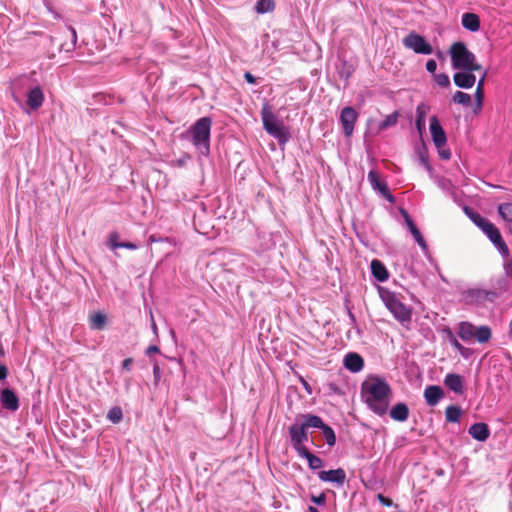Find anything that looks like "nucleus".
<instances>
[{
  "mask_svg": "<svg viewBox=\"0 0 512 512\" xmlns=\"http://www.w3.org/2000/svg\"><path fill=\"white\" fill-rule=\"evenodd\" d=\"M361 398L373 413L382 416L388 411L392 389L385 378L370 374L361 384Z\"/></svg>",
  "mask_w": 512,
  "mask_h": 512,
  "instance_id": "nucleus-1",
  "label": "nucleus"
},
{
  "mask_svg": "<svg viewBox=\"0 0 512 512\" xmlns=\"http://www.w3.org/2000/svg\"><path fill=\"white\" fill-rule=\"evenodd\" d=\"M211 126L212 120L209 117H202L186 131L187 137L202 156H208L210 153Z\"/></svg>",
  "mask_w": 512,
  "mask_h": 512,
  "instance_id": "nucleus-2",
  "label": "nucleus"
},
{
  "mask_svg": "<svg viewBox=\"0 0 512 512\" xmlns=\"http://www.w3.org/2000/svg\"><path fill=\"white\" fill-rule=\"evenodd\" d=\"M449 54L451 57L452 67L457 70L479 71L482 66L476 61V56L472 53L463 42H456L451 45Z\"/></svg>",
  "mask_w": 512,
  "mask_h": 512,
  "instance_id": "nucleus-3",
  "label": "nucleus"
},
{
  "mask_svg": "<svg viewBox=\"0 0 512 512\" xmlns=\"http://www.w3.org/2000/svg\"><path fill=\"white\" fill-rule=\"evenodd\" d=\"M458 337L467 344L488 343L492 338V330L487 325H475L469 321H461L457 324Z\"/></svg>",
  "mask_w": 512,
  "mask_h": 512,
  "instance_id": "nucleus-4",
  "label": "nucleus"
},
{
  "mask_svg": "<svg viewBox=\"0 0 512 512\" xmlns=\"http://www.w3.org/2000/svg\"><path fill=\"white\" fill-rule=\"evenodd\" d=\"M378 292L385 307L392 313L397 321L402 325H407L411 322V309L402 303L394 292L384 287H378Z\"/></svg>",
  "mask_w": 512,
  "mask_h": 512,
  "instance_id": "nucleus-5",
  "label": "nucleus"
},
{
  "mask_svg": "<svg viewBox=\"0 0 512 512\" xmlns=\"http://www.w3.org/2000/svg\"><path fill=\"white\" fill-rule=\"evenodd\" d=\"M261 117L263 127L269 135L277 139L280 144H285L289 140V132L283 122L276 118L267 104L261 110Z\"/></svg>",
  "mask_w": 512,
  "mask_h": 512,
  "instance_id": "nucleus-6",
  "label": "nucleus"
},
{
  "mask_svg": "<svg viewBox=\"0 0 512 512\" xmlns=\"http://www.w3.org/2000/svg\"><path fill=\"white\" fill-rule=\"evenodd\" d=\"M496 298V292L480 288L468 289L466 291H463L461 294V300L466 305H473L479 307H485L488 303L494 302Z\"/></svg>",
  "mask_w": 512,
  "mask_h": 512,
  "instance_id": "nucleus-7",
  "label": "nucleus"
},
{
  "mask_svg": "<svg viewBox=\"0 0 512 512\" xmlns=\"http://www.w3.org/2000/svg\"><path fill=\"white\" fill-rule=\"evenodd\" d=\"M403 45L417 54L430 55L433 53L432 46L425 38L417 33L411 32L403 39Z\"/></svg>",
  "mask_w": 512,
  "mask_h": 512,
  "instance_id": "nucleus-8",
  "label": "nucleus"
},
{
  "mask_svg": "<svg viewBox=\"0 0 512 512\" xmlns=\"http://www.w3.org/2000/svg\"><path fill=\"white\" fill-rule=\"evenodd\" d=\"M305 423L293 424L289 428V434L291 438V444L297 453L302 452V449H307L303 443L308 440V431Z\"/></svg>",
  "mask_w": 512,
  "mask_h": 512,
  "instance_id": "nucleus-9",
  "label": "nucleus"
},
{
  "mask_svg": "<svg viewBox=\"0 0 512 512\" xmlns=\"http://www.w3.org/2000/svg\"><path fill=\"white\" fill-rule=\"evenodd\" d=\"M489 240L494 244L499 253L503 258H507L509 256V249L506 243L503 241L502 236L498 230V228L491 223L483 230Z\"/></svg>",
  "mask_w": 512,
  "mask_h": 512,
  "instance_id": "nucleus-10",
  "label": "nucleus"
},
{
  "mask_svg": "<svg viewBox=\"0 0 512 512\" xmlns=\"http://www.w3.org/2000/svg\"><path fill=\"white\" fill-rule=\"evenodd\" d=\"M368 181L374 191L379 193L382 197L387 199L390 203H394L395 199L393 195L390 193L388 186L385 182L381 181L380 176L377 171L371 170L368 173Z\"/></svg>",
  "mask_w": 512,
  "mask_h": 512,
  "instance_id": "nucleus-11",
  "label": "nucleus"
},
{
  "mask_svg": "<svg viewBox=\"0 0 512 512\" xmlns=\"http://www.w3.org/2000/svg\"><path fill=\"white\" fill-rule=\"evenodd\" d=\"M430 133L432 137V141L437 149L444 148L447 143V137L444 129L440 125V122L437 116H432L430 118Z\"/></svg>",
  "mask_w": 512,
  "mask_h": 512,
  "instance_id": "nucleus-12",
  "label": "nucleus"
},
{
  "mask_svg": "<svg viewBox=\"0 0 512 512\" xmlns=\"http://www.w3.org/2000/svg\"><path fill=\"white\" fill-rule=\"evenodd\" d=\"M357 112L352 107H345L340 114V122L345 136L350 137L354 131V125L357 120Z\"/></svg>",
  "mask_w": 512,
  "mask_h": 512,
  "instance_id": "nucleus-13",
  "label": "nucleus"
},
{
  "mask_svg": "<svg viewBox=\"0 0 512 512\" xmlns=\"http://www.w3.org/2000/svg\"><path fill=\"white\" fill-rule=\"evenodd\" d=\"M44 99V93L40 86H35L29 89L25 102V110L29 112V110L35 111L39 109L42 106Z\"/></svg>",
  "mask_w": 512,
  "mask_h": 512,
  "instance_id": "nucleus-14",
  "label": "nucleus"
},
{
  "mask_svg": "<svg viewBox=\"0 0 512 512\" xmlns=\"http://www.w3.org/2000/svg\"><path fill=\"white\" fill-rule=\"evenodd\" d=\"M401 213L403 215L405 224H406L409 232L412 234V236L414 237V239L417 242V244L421 247V249L423 251H427L428 250V246L426 244V241L424 240L421 232L416 227V225L414 224V222L411 219V217L409 216V214L405 210H402Z\"/></svg>",
  "mask_w": 512,
  "mask_h": 512,
  "instance_id": "nucleus-15",
  "label": "nucleus"
},
{
  "mask_svg": "<svg viewBox=\"0 0 512 512\" xmlns=\"http://www.w3.org/2000/svg\"><path fill=\"white\" fill-rule=\"evenodd\" d=\"M318 475L320 480L324 482L336 483L338 485H343L346 480V473L342 468L329 471H320Z\"/></svg>",
  "mask_w": 512,
  "mask_h": 512,
  "instance_id": "nucleus-16",
  "label": "nucleus"
},
{
  "mask_svg": "<svg viewBox=\"0 0 512 512\" xmlns=\"http://www.w3.org/2000/svg\"><path fill=\"white\" fill-rule=\"evenodd\" d=\"M454 83L462 89H470L475 85L476 76L469 71L457 72L453 76Z\"/></svg>",
  "mask_w": 512,
  "mask_h": 512,
  "instance_id": "nucleus-17",
  "label": "nucleus"
},
{
  "mask_svg": "<svg viewBox=\"0 0 512 512\" xmlns=\"http://www.w3.org/2000/svg\"><path fill=\"white\" fill-rule=\"evenodd\" d=\"M344 366L350 372L358 373L364 367V360L359 354L350 352L344 358Z\"/></svg>",
  "mask_w": 512,
  "mask_h": 512,
  "instance_id": "nucleus-18",
  "label": "nucleus"
},
{
  "mask_svg": "<svg viewBox=\"0 0 512 512\" xmlns=\"http://www.w3.org/2000/svg\"><path fill=\"white\" fill-rule=\"evenodd\" d=\"M1 403L6 409L10 411L17 410L19 406L18 397L12 390L8 388H5L1 391Z\"/></svg>",
  "mask_w": 512,
  "mask_h": 512,
  "instance_id": "nucleus-19",
  "label": "nucleus"
},
{
  "mask_svg": "<svg viewBox=\"0 0 512 512\" xmlns=\"http://www.w3.org/2000/svg\"><path fill=\"white\" fill-rule=\"evenodd\" d=\"M371 273L373 277L379 282H385L389 278V273L384 264L378 260L374 259L370 264Z\"/></svg>",
  "mask_w": 512,
  "mask_h": 512,
  "instance_id": "nucleus-20",
  "label": "nucleus"
},
{
  "mask_svg": "<svg viewBox=\"0 0 512 512\" xmlns=\"http://www.w3.org/2000/svg\"><path fill=\"white\" fill-rule=\"evenodd\" d=\"M462 26L470 31L477 32L480 29V18L475 13H464L461 18Z\"/></svg>",
  "mask_w": 512,
  "mask_h": 512,
  "instance_id": "nucleus-21",
  "label": "nucleus"
},
{
  "mask_svg": "<svg viewBox=\"0 0 512 512\" xmlns=\"http://www.w3.org/2000/svg\"><path fill=\"white\" fill-rule=\"evenodd\" d=\"M430 110V107L425 103H420L416 108V128L420 134L425 130L426 116Z\"/></svg>",
  "mask_w": 512,
  "mask_h": 512,
  "instance_id": "nucleus-22",
  "label": "nucleus"
},
{
  "mask_svg": "<svg viewBox=\"0 0 512 512\" xmlns=\"http://www.w3.org/2000/svg\"><path fill=\"white\" fill-rule=\"evenodd\" d=\"M469 434L478 441H485L490 435L488 425L486 423H475L469 429Z\"/></svg>",
  "mask_w": 512,
  "mask_h": 512,
  "instance_id": "nucleus-23",
  "label": "nucleus"
},
{
  "mask_svg": "<svg viewBox=\"0 0 512 512\" xmlns=\"http://www.w3.org/2000/svg\"><path fill=\"white\" fill-rule=\"evenodd\" d=\"M424 397L428 405L434 406L443 397V390L439 386H428L424 391Z\"/></svg>",
  "mask_w": 512,
  "mask_h": 512,
  "instance_id": "nucleus-24",
  "label": "nucleus"
},
{
  "mask_svg": "<svg viewBox=\"0 0 512 512\" xmlns=\"http://www.w3.org/2000/svg\"><path fill=\"white\" fill-rule=\"evenodd\" d=\"M445 385L455 393L461 394L463 392V380L458 374H447L444 379Z\"/></svg>",
  "mask_w": 512,
  "mask_h": 512,
  "instance_id": "nucleus-25",
  "label": "nucleus"
},
{
  "mask_svg": "<svg viewBox=\"0 0 512 512\" xmlns=\"http://www.w3.org/2000/svg\"><path fill=\"white\" fill-rule=\"evenodd\" d=\"M298 454L300 457H304L307 460L311 469L316 470L322 467V459L311 453L308 449H302V452Z\"/></svg>",
  "mask_w": 512,
  "mask_h": 512,
  "instance_id": "nucleus-26",
  "label": "nucleus"
},
{
  "mask_svg": "<svg viewBox=\"0 0 512 512\" xmlns=\"http://www.w3.org/2000/svg\"><path fill=\"white\" fill-rule=\"evenodd\" d=\"M106 316L103 313H95L90 316V326L95 330H102L106 324Z\"/></svg>",
  "mask_w": 512,
  "mask_h": 512,
  "instance_id": "nucleus-27",
  "label": "nucleus"
},
{
  "mask_svg": "<svg viewBox=\"0 0 512 512\" xmlns=\"http://www.w3.org/2000/svg\"><path fill=\"white\" fill-rule=\"evenodd\" d=\"M452 102L467 107L471 104V96L465 92L456 91L452 96Z\"/></svg>",
  "mask_w": 512,
  "mask_h": 512,
  "instance_id": "nucleus-28",
  "label": "nucleus"
},
{
  "mask_svg": "<svg viewBox=\"0 0 512 512\" xmlns=\"http://www.w3.org/2000/svg\"><path fill=\"white\" fill-rule=\"evenodd\" d=\"M501 218L506 222H512V203H502L498 206Z\"/></svg>",
  "mask_w": 512,
  "mask_h": 512,
  "instance_id": "nucleus-29",
  "label": "nucleus"
},
{
  "mask_svg": "<svg viewBox=\"0 0 512 512\" xmlns=\"http://www.w3.org/2000/svg\"><path fill=\"white\" fill-rule=\"evenodd\" d=\"M409 409L408 406L405 403H397L395 406L392 407L390 410L389 416L391 417H404L408 416Z\"/></svg>",
  "mask_w": 512,
  "mask_h": 512,
  "instance_id": "nucleus-30",
  "label": "nucleus"
},
{
  "mask_svg": "<svg viewBox=\"0 0 512 512\" xmlns=\"http://www.w3.org/2000/svg\"><path fill=\"white\" fill-rule=\"evenodd\" d=\"M274 9V2L272 0H259L255 5V10L259 14L271 12Z\"/></svg>",
  "mask_w": 512,
  "mask_h": 512,
  "instance_id": "nucleus-31",
  "label": "nucleus"
},
{
  "mask_svg": "<svg viewBox=\"0 0 512 512\" xmlns=\"http://www.w3.org/2000/svg\"><path fill=\"white\" fill-rule=\"evenodd\" d=\"M436 185L444 192L453 193L454 185L450 179L445 177H435Z\"/></svg>",
  "mask_w": 512,
  "mask_h": 512,
  "instance_id": "nucleus-32",
  "label": "nucleus"
},
{
  "mask_svg": "<svg viewBox=\"0 0 512 512\" xmlns=\"http://www.w3.org/2000/svg\"><path fill=\"white\" fill-rule=\"evenodd\" d=\"M398 116V112H394L390 115H387L385 119L379 124V129L385 130L389 127L396 125L398 122Z\"/></svg>",
  "mask_w": 512,
  "mask_h": 512,
  "instance_id": "nucleus-33",
  "label": "nucleus"
},
{
  "mask_svg": "<svg viewBox=\"0 0 512 512\" xmlns=\"http://www.w3.org/2000/svg\"><path fill=\"white\" fill-rule=\"evenodd\" d=\"M322 436L324 437V439L326 440V443L329 446L335 445L336 436L331 427L327 426L324 430H322Z\"/></svg>",
  "mask_w": 512,
  "mask_h": 512,
  "instance_id": "nucleus-34",
  "label": "nucleus"
},
{
  "mask_svg": "<svg viewBox=\"0 0 512 512\" xmlns=\"http://www.w3.org/2000/svg\"><path fill=\"white\" fill-rule=\"evenodd\" d=\"M110 246L112 249L125 248L130 250H136L138 245L132 242H116L112 238L110 239Z\"/></svg>",
  "mask_w": 512,
  "mask_h": 512,
  "instance_id": "nucleus-35",
  "label": "nucleus"
},
{
  "mask_svg": "<svg viewBox=\"0 0 512 512\" xmlns=\"http://www.w3.org/2000/svg\"><path fill=\"white\" fill-rule=\"evenodd\" d=\"M304 423L307 426V428L315 427L320 428L322 430H324L328 426L323 423L322 418H306V421Z\"/></svg>",
  "mask_w": 512,
  "mask_h": 512,
  "instance_id": "nucleus-36",
  "label": "nucleus"
},
{
  "mask_svg": "<svg viewBox=\"0 0 512 512\" xmlns=\"http://www.w3.org/2000/svg\"><path fill=\"white\" fill-rule=\"evenodd\" d=\"M434 80L440 87H448L450 85V79L444 73L434 74Z\"/></svg>",
  "mask_w": 512,
  "mask_h": 512,
  "instance_id": "nucleus-37",
  "label": "nucleus"
},
{
  "mask_svg": "<svg viewBox=\"0 0 512 512\" xmlns=\"http://www.w3.org/2000/svg\"><path fill=\"white\" fill-rule=\"evenodd\" d=\"M448 339L452 347L459 352L462 348V344L459 342V340L456 338V336L449 330L448 331Z\"/></svg>",
  "mask_w": 512,
  "mask_h": 512,
  "instance_id": "nucleus-38",
  "label": "nucleus"
},
{
  "mask_svg": "<svg viewBox=\"0 0 512 512\" xmlns=\"http://www.w3.org/2000/svg\"><path fill=\"white\" fill-rule=\"evenodd\" d=\"M377 499L385 507H391L393 505L392 499L385 497L383 494H377Z\"/></svg>",
  "mask_w": 512,
  "mask_h": 512,
  "instance_id": "nucleus-39",
  "label": "nucleus"
},
{
  "mask_svg": "<svg viewBox=\"0 0 512 512\" xmlns=\"http://www.w3.org/2000/svg\"><path fill=\"white\" fill-rule=\"evenodd\" d=\"M445 416H447V417L460 416V409L456 406H448L446 408Z\"/></svg>",
  "mask_w": 512,
  "mask_h": 512,
  "instance_id": "nucleus-40",
  "label": "nucleus"
},
{
  "mask_svg": "<svg viewBox=\"0 0 512 512\" xmlns=\"http://www.w3.org/2000/svg\"><path fill=\"white\" fill-rule=\"evenodd\" d=\"M464 359H469L473 355V350L469 347L462 346L458 352Z\"/></svg>",
  "mask_w": 512,
  "mask_h": 512,
  "instance_id": "nucleus-41",
  "label": "nucleus"
},
{
  "mask_svg": "<svg viewBox=\"0 0 512 512\" xmlns=\"http://www.w3.org/2000/svg\"><path fill=\"white\" fill-rule=\"evenodd\" d=\"M153 377H154L155 384H158V382L160 381V378H161V370L157 363H155L153 366Z\"/></svg>",
  "mask_w": 512,
  "mask_h": 512,
  "instance_id": "nucleus-42",
  "label": "nucleus"
},
{
  "mask_svg": "<svg viewBox=\"0 0 512 512\" xmlns=\"http://www.w3.org/2000/svg\"><path fill=\"white\" fill-rule=\"evenodd\" d=\"M426 69L428 72L430 73H433L435 74V71L437 69V63L435 60L433 59H429L427 62H426Z\"/></svg>",
  "mask_w": 512,
  "mask_h": 512,
  "instance_id": "nucleus-43",
  "label": "nucleus"
},
{
  "mask_svg": "<svg viewBox=\"0 0 512 512\" xmlns=\"http://www.w3.org/2000/svg\"><path fill=\"white\" fill-rule=\"evenodd\" d=\"M122 415H123V411H122L121 407H119V406L112 407L107 414V416H122Z\"/></svg>",
  "mask_w": 512,
  "mask_h": 512,
  "instance_id": "nucleus-44",
  "label": "nucleus"
},
{
  "mask_svg": "<svg viewBox=\"0 0 512 512\" xmlns=\"http://www.w3.org/2000/svg\"><path fill=\"white\" fill-rule=\"evenodd\" d=\"M474 100L478 103H483L484 101V90L476 89L474 93Z\"/></svg>",
  "mask_w": 512,
  "mask_h": 512,
  "instance_id": "nucleus-45",
  "label": "nucleus"
},
{
  "mask_svg": "<svg viewBox=\"0 0 512 512\" xmlns=\"http://www.w3.org/2000/svg\"><path fill=\"white\" fill-rule=\"evenodd\" d=\"M490 224H491V222L484 217H482L481 219H479L478 222H476V226H478L482 231L485 228H487V226Z\"/></svg>",
  "mask_w": 512,
  "mask_h": 512,
  "instance_id": "nucleus-46",
  "label": "nucleus"
},
{
  "mask_svg": "<svg viewBox=\"0 0 512 512\" xmlns=\"http://www.w3.org/2000/svg\"><path fill=\"white\" fill-rule=\"evenodd\" d=\"M133 363L132 358H126L122 362V369L129 371L131 369V365Z\"/></svg>",
  "mask_w": 512,
  "mask_h": 512,
  "instance_id": "nucleus-47",
  "label": "nucleus"
},
{
  "mask_svg": "<svg viewBox=\"0 0 512 512\" xmlns=\"http://www.w3.org/2000/svg\"><path fill=\"white\" fill-rule=\"evenodd\" d=\"M438 151H439V155L442 159H449L451 156V153L448 149L441 148V149H438Z\"/></svg>",
  "mask_w": 512,
  "mask_h": 512,
  "instance_id": "nucleus-48",
  "label": "nucleus"
},
{
  "mask_svg": "<svg viewBox=\"0 0 512 512\" xmlns=\"http://www.w3.org/2000/svg\"><path fill=\"white\" fill-rule=\"evenodd\" d=\"M486 75H487V73H486V71H484L482 74V77L479 79V81L477 83L476 89L484 90V83H485Z\"/></svg>",
  "mask_w": 512,
  "mask_h": 512,
  "instance_id": "nucleus-49",
  "label": "nucleus"
},
{
  "mask_svg": "<svg viewBox=\"0 0 512 512\" xmlns=\"http://www.w3.org/2000/svg\"><path fill=\"white\" fill-rule=\"evenodd\" d=\"M244 78L249 84L256 83V78L250 72H245Z\"/></svg>",
  "mask_w": 512,
  "mask_h": 512,
  "instance_id": "nucleus-50",
  "label": "nucleus"
},
{
  "mask_svg": "<svg viewBox=\"0 0 512 512\" xmlns=\"http://www.w3.org/2000/svg\"><path fill=\"white\" fill-rule=\"evenodd\" d=\"M7 375V368L4 365L0 364V380H5L7 378Z\"/></svg>",
  "mask_w": 512,
  "mask_h": 512,
  "instance_id": "nucleus-51",
  "label": "nucleus"
},
{
  "mask_svg": "<svg viewBox=\"0 0 512 512\" xmlns=\"http://www.w3.org/2000/svg\"><path fill=\"white\" fill-rule=\"evenodd\" d=\"M158 352H159V348H158V346H156V345H151V346H149V347L147 348V350H146V354H147L148 356H150V355H151V354H153V353H158Z\"/></svg>",
  "mask_w": 512,
  "mask_h": 512,
  "instance_id": "nucleus-52",
  "label": "nucleus"
},
{
  "mask_svg": "<svg viewBox=\"0 0 512 512\" xmlns=\"http://www.w3.org/2000/svg\"><path fill=\"white\" fill-rule=\"evenodd\" d=\"M482 106H483V103L475 102V103H474V106H473V112H474L475 114L480 113V112H481V110H482Z\"/></svg>",
  "mask_w": 512,
  "mask_h": 512,
  "instance_id": "nucleus-53",
  "label": "nucleus"
},
{
  "mask_svg": "<svg viewBox=\"0 0 512 512\" xmlns=\"http://www.w3.org/2000/svg\"><path fill=\"white\" fill-rule=\"evenodd\" d=\"M470 219L474 222V224L476 225V222L479 221V219L482 218L481 215L477 214V213H471V214H468Z\"/></svg>",
  "mask_w": 512,
  "mask_h": 512,
  "instance_id": "nucleus-54",
  "label": "nucleus"
},
{
  "mask_svg": "<svg viewBox=\"0 0 512 512\" xmlns=\"http://www.w3.org/2000/svg\"><path fill=\"white\" fill-rule=\"evenodd\" d=\"M312 500L317 504H323L325 502V496L322 494L318 497H312Z\"/></svg>",
  "mask_w": 512,
  "mask_h": 512,
  "instance_id": "nucleus-55",
  "label": "nucleus"
},
{
  "mask_svg": "<svg viewBox=\"0 0 512 512\" xmlns=\"http://www.w3.org/2000/svg\"><path fill=\"white\" fill-rule=\"evenodd\" d=\"M300 380H301V383L303 384V387L305 388V390H306L309 394H311V393H312V388H311V386L308 384V382H307V381H305L303 378H300Z\"/></svg>",
  "mask_w": 512,
  "mask_h": 512,
  "instance_id": "nucleus-56",
  "label": "nucleus"
},
{
  "mask_svg": "<svg viewBox=\"0 0 512 512\" xmlns=\"http://www.w3.org/2000/svg\"><path fill=\"white\" fill-rule=\"evenodd\" d=\"M69 31H70V33H71L73 46H75L76 41H77V34H76V31H75V29H74V28H72V27H69Z\"/></svg>",
  "mask_w": 512,
  "mask_h": 512,
  "instance_id": "nucleus-57",
  "label": "nucleus"
},
{
  "mask_svg": "<svg viewBox=\"0 0 512 512\" xmlns=\"http://www.w3.org/2000/svg\"><path fill=\"white\" fill-rule=\"evenodd\" d=\"M149 240H150V242H160V241H162L163 239H162L161 237H156L155 235H151V236L149 237Z\"/></svg>",
  "mask_w": 512,
  "mask_h": 512,
  "instance_id": "nucleus-58",
  "label": "nucleus"
},
{
  "mask_svg": "<svg viewBox=\"0 0 512 512\" xmlns=\"http://www.w3.org/2000/svg\"><path fill=\"white\" fill-rule=\"evenodd\" d=\"M308 512H319L317 508L313 507V506H309L308 508Z\"/></svg>",
  "mask_w": 512,
  "mask_h": 512,
  "instance_id": "nucleus-59",
  "label": "nucleus"
},
{
  "mask_svg": "<svg viewBox=\"0 0 512 512\" xmlns=\"http://www.w3.org/2000/svg\"><path fill=\"white\" fill-rule=\"evenodd\" d=\"M152 330L155 334H157V326L154 321L152 322Z\"/></svg>",
  "mask_w": 512,
  "mask_h": 512,
  "instance_id": "nucleus-60",
  "label": "nucleus"
},
{
  "mask_svg": "<svg viewBox=\"0 0 512 512\" xmlns=\"http://www.w3.org/2000/svg\"><path fill=\"white\" fill-rule=\"evenodd\" d=\"M111 421L114 423V424H117L119 423V421L121 420V418H110Z\"/></svg>",
  "mask_w": 512,
  "mask_h": 512,
  "instance_id": "nucleus-61",
  "label": "nucleus"
},
{
  "mask_svg": "<svg viewBox=\"0 0 512 512\" xmlns=\"http://www.w3.org/2000/svg\"><path fill=\"white\" fill-rule=\"evenodd\" d=\"M450 422H458L460 418H447Z\"/></svg>",
  "mask_w": 512,
  "mask_h": 512,
  "instance_id": "nucleus-62",
  "label": "nucleus"
},
{
  "mask_svg": "<svg viewBox=\"0 0 512 512\" xmlns=\"http://www.w3.org/2000/svg\"><path fill=\"white\" fill-rule=\"evenodd\" d=\"M396 420H399V421H404L406 420L407 418H404V417H401V418H395Z\"/></svg>",
  "mask_w": 512,
  "mask_h": 512,
  "instance_id": "nucleus-63",
  "label": "nucleus"
},
{
  "mask_svg": "<svg viewBox=\"0 0 512 512\" xmlns=\"http://www.w3.org/2000/svg\"><path fill=\"white\" fill-rule=\"evenodd\" d=\"M350 315V318L355 321V318H354V315L352 313L349 314Z\"/></svg>",
  "mask_w": 512,
  "mask_h": 512,
  "instance_id": "nucleus-64",
  "label": "nucleus"
}]
</instances>
